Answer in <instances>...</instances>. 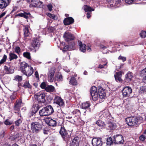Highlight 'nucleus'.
<instances>
[{
  "label": "nucleus",
  "instance_id": "obj_19",
  "mask_svg": "<svg viewBox=\"0 0 146 146\" xmlns=\"http://www.w3.org/2000/svg\"><path fill=\"white\" fill-rule=\"evenodd\" d=\"M123 72L119 71L116 72L114 74V77L115 81L118 82H122L123 80L121 78Z\"/></svg>",
  "mask_w": 146,
  "mask_h": 146
},
{
  "label": "nucleus",
  "instance_id": "obj_28",
  "mask_svg": "<svg viewBox=\"0 0 146 146\" xmlns=\"http://www.w3.org/2000/svg\"><path fill=\"white\" fill-rule=\"evenodd\" d=\"M22 86L25 89H31L32 87V86L30 84L28 81H26L25 82Z\"/></svg>",
  "mask_w": 146,
  "mask_h": 146
},
{
  "label": "nucleus",
  "instance_id": "obj_16",
  "mask_svg": "<svg viewBox=\"0 0 146 146\" xmlns=\"http://www.w3.org/2000/svg\"><path fill=\"white\" fill-rule=\"evenodd\" d=\"M54 103L60 106H62L64 104V102L60 97L56 96L54 100Z\"/></svg>",
  "mask_w": 146,
  "mask_h": 146
},
{
  "label": "nucleus",
  "instance_id": "obj_12",
  "mask_svg": "<svg viewBox=\"0 0 146 146\" xmlns=\"http://www.w3.org/2000/svg\"><path fill=\"white\" fill-rule=\"evenodd\" d=\"M98 96H99V98L101 99H105L106 97L105 90L100 86L98 87Z\"/></svg>",
  "mask_w": 146,
  "mask_h": 146
},
{
  "label": "nucleus",
  "instance_id": "obj_37",
  "mask_svg": "<svg viewBox=\"0 0 146 146\" xmlns=\"http://www.w3.org/2000/svg\"><path fill=\"white\" fill-rule=\"evenodd\" d=\"M40 107V106L38 104H33L32 109L37 112Z\"/></svg>",
  "mask_w": 146,
  "mask_h": 146
},
{
  "label": "nucleus",
  "instance_id": "obj_21",
  "mask_svg": "<svg viewBox=\"0 0 146 146\" xmlns=\"http://www.w3.org/2000/svg\"><path fill=\"white\" fill-rule=\"evenodd\" d=\"M74 20L71 17H68L65 18L63 21L64 24L65 25H68L74 23Z\"/></svg>",
  "mask_w": 146,
  "mask_h": 146
},
{
  "label": "nucleus",
  "instance_id": "obj_22",
  "mask_svg": "<svg viewBox=\"0 0 146 146\" xmlns=\"http://www.w3.org/2000/svg\"><path fill=\"white\" fill-rule=\"evenodd\" d=\"M78 44L80 51L83 52H85L86 50V45L85 44H83L81 41H78Z\"/></svg>",
  "mask_w": 146,
  "mask_h": 146
},
{
  "label": "nucleus",
  "instance_id": "obj_5",
  "mask_svg": "<svg viewBox=\"0 0 146 146\" xmlns=\"http://www.w3.org/2000/svg\"><path fill=\"white\" fill-rule=\"evenodd\" d=\"M32 132L37 134L39 133L42 128V125L38 122H32L31 124Z\"/></svg>",
  "mask_w": 146,
  "mask_h": 146
},
{
  "label": "nucleus",
  "instance_id": "obj_4",
  "mask_svg": "<svg viewBox=\"0 0 146 146\" xmlns=\"http://www.w3.org/2000/svg\"><path fill=\"white\" fill-rule=\"evenodd\" d=\"M54 112L52 107L51 105H48L40 110L39 113L41 116H48L51 115Z\"/></svg>",
  "mask_w": 146,
  "mask_h": 146
},
{
  "label": "nucleus",
  "instance_id": "obj_49",
  "mask_svg": "<svg viewBox=\"0 0 146 146\" xmlns=\"http://www.w3.org/2000/svg\"><path fill=\"white\" fill-rule=\"evenodd\" d=\"M140 36L142 38L146 37V31H142L140 34Z\"/></svg>",
  "mask_w": 146,
  "mask_h": 146
},
{
  "label": "nucleus",
  "instance_id": "obj_51",
  "mask_svg": "<svg viewBox=\"0 0 146 146\" xmlns=\"http://www.w3.org/2000/svg\"><path fill=\"white\" fill-rule=\"evenodd\" d=\"M21 106L19 105L15 104V105L14 107V109L15 110L18 111L20 109Z\"/></svg>",
  "mask_w": 146,
  "mask_h": 146
},
{
  "label": "nucleus",
  "instance_id": "obj_34",
  "mask_svg": "<svg viewBox=\"0 0 146 146\" xmlns=\"http://www.w3.org/2000/svg\"><path fill=\"white\" fill-rule=\"evenodd\" d=\"M55 79L58 82L62 81V76L61 74L58 72L55 77Z\"/></svg>",
  "mask_w": 146,
  "mask_h": 146
},
{
  "label": "nucleus",
  "instance_id": "obj_38",
  "mask_svg": "<svg viewBox=\"0 0 146 146\" xmlns=\"http://www.w3.org/2000/svg\"><path fill=\"white\" fill-rule=\"evenodd\" d=\"M13 80L18 82H20L23 80V77L22 76L17 75L14 77Z\"/></svg>",
  "mask_w": 146,
  "mask_h": 146
},
{
  "label": "nucleus",
  "instance_id": "obj_47",
  "mask_svg": "<svg viewBox=\"0 0 146 146\" xmlns=\"http://www.w3.org/2000/svg\"><path fill=\"white\" fill-rule=\"evenodd\" d=\"M22 119L20 118L15 121V123L16 125L17 126H18L22 123Z\"/></svg>",
  "mask_w": 146,
  "mask_h": 146
},
{
  "label": "nucleus",
  "instance_id": "obj_6",
  "mask_svg": "<svg viewBox=\"0 0 146 146\" xmlns=\"http://www.w3.org/2000/svg\"><path fill=\"white\" fill-rule=\"evenodd\" d=\"M90 93L92 97V99L93 101H96L98 100V94L97 89L96 86H93L91 87L90 90Z\"/></svg>",
  "mask_w": 146,
  "mask_h": 146
},
{
  "label": "nucleus",
  "instance_id": "obj_26",
  "mask_svg": "<svg viewBox=\"0 0 146 146\" xmlns=\"http://www.w3.org/2000/svg\"><path fill=\"white\" fill-rule=\"evenodd\" d=\"M72 113L74 117L78 118L81 115V111L79 110L75 109L72 111Z\"/></svg>",
  "mask_w": 146,
  "mask_h": 146
},
{
  "label": "nucleus",
  "instance_id": "obj_35",
  "mask_svg": "<svg viewBox=\"0 0 146 146\" xmlns=\"http://www.w3.org/2000/svg\"><path fill=\"white\" fill-rule=\"evenodd\" d=\"M24 31V35L25 37L28 36L30 34L29 29L28 27L25 26L24 29L23 30Z\"/></svg>",
  "mask_w": 146,
  "mask_h": 146
},
{
  "label": "nucleus",
  "instance_id": "obj_54",
  "mask_svg": "<svg viewBox=\"0 0 146 146\" xmlns=\"http://www.w3.org/2000/svg\"><path fill=\"white\" fill-rule=\"evenodd\" d=\"M21 48L18 46H16L15 49V51L16 53L19 54L21 52Z\"/></svg>",
  "mask_w": 146,
  "mask_h": 146
},
{
  "label": "nucleus",
  "instance_id": "obj_33",
  "mask_svg": "<svg viewBox=\"0 0 146 146\" xmlns=\"http://www.w3.org/2000/svg\"><path fill=\"white\" fill-rule=\"evenodd\" d=\"M96 124L100 127H104L106 125L104 122L101 120H98L96 122Z\"/></svg>",
  "mask_w": 146,
  "mask_h": 146
},
{
  "label": "nucleus",
  "instance_id": "obj_9",
  "mask_svg": "<svg viewBox=\"0 0 146 146\" xmlns=\"http://www.w3.org/2000/svg\"><path fill=\"white\" fill-rule=\"evenodd\" d=\"M113 141L114 143L123 144L124 143L123 137L120 135H117L113 137Z\"/></svg>",
  "mask_w": 146,
  "mask_h": 146
},
{
  "label": "nucleus",
  "instance_id": "obj_64",
  "mask_svg": "<svg viewBox=\"0 0 146 146\" xmlns=\"http://www.w3.org/2000/svg\"><path fill=\"white\" fill-rule=\"evenodd\" d=\"M42 3H43L41 1H37V5L38 6H37L36 7H40L42 5Z\"/></svg>",
  "mask_w": 146,
  "mask_h": 146
},
{
  "label": "nucleus",
  "instance_id": "obj_24",
  "mask_svg": "<svg viewBox=\"0 0 146 146\" xmlns=\"http://www.w3.org/2000/svg\"><path fill=\"white\" fill-rule=\"evenodd\" d=\"M106 127L108 129L114 130L116 128L117 126L115 123L108 122L106 125Z\"/></svg>",
  "mask_w": 146,
  "mask_h": 146
},
{
  "label": "nucleus",
  "instance_id": "obj_10",
  "mask_svg": "<svg viewBox=\"0 0 146 146\" xmlns=\"http://www.w3.org/2000/svg\"><path fill=\"white\" fill-rule=\"evenodd\" d=\"M122 93L123 98L129 97L132 93V89L129 86H126L123 89Z\"/></svg>",
  "mask_w": 146,
  "mask_h": 146
},
{
  "label": "nucleus",
  "instance_id": "obj_50",
  "mask_svg": "<svg viewBox=\"0 0 146 146\" xmlns=\"http://www.w3.org/2000/svg\"><path fill=\"white\" fill-rule=\"evenodd\" d=\"M13 122L11 121H9V119H7L4 122V123L6 125H10Z\"/></svg>",
  "mask_w": 146,
  "mask_h": 146
},
{
  "label": "nucleus",
  "instance_id": "obj_15",
  "mask_svg": "<svg viewBox=\"0 0 146 146\" xmlns=\"http://www.w3.org/2000/svg\"><path fill=\"white\" fill-rule=\"evenodd\" d=\"M63 37L66 41L68 42L74 39L75 37L73 35L69 32H65Z\"/></svg>",
  "mask_w": 146,
  "mask_h": 146
},
{
  "label": "nucleus",
  "instance_id": "obj_58",
  "mask_svg": "<svg viewBox=\"0 0 146 146\" xmlns=\"http://www.w3.org/2000/svg\"><path fill=\"white\" fill-rule=\"evenodd\" d=\"M136 0H125V2L127 4H131L132 3Z\"/></svg>",
  "mask_w": 146,
  "mask_h": 146
},
{
  "label": "nucleus",
  "instance_id": "obj_56",
  "mask_svg": "<svg viewBox=\"0 0 146 146\" xmlns=\"http://www.w3.org/2000/svg\"><path fill=\"white\" fill-rule=\"evenodd\" d=\"M17 138V135H13L10 136L9 137V139L11 141H14Z\"/></svg>",
  "mask_w": 146,
  "mask_h": 146
},
{
  "label": "nucleus",
  "instance_id": "obj_45",
  "mask_svg": "<svg viewBox=\"0 0 146 146\" xmlns=\"http://www.w3.org/2000/svg\"><path fill=\"white\" fill-rule=\"evenodd\" d=\"M7 58V56L6 55L4 54L2 59L0 61V64H2L5 62Z\"/></svg>",
  "mask_w": 146,
  "mask_h": 146
},
{
  "label": "nucleus",
  "instance_id": "obj_17",
  "mask_svg": "<svg viewBox=\"0 0 146 146\" xmlns=\"http://www.w3.org/2000/svg\"><path fill=\"white\" fill-rule=\"evenodd\" d=\"M11 0H0V9L5 8L10 4Z\"/></svg>",
  "mask_w": 146,
  "mask_h": 146
},
{
  "label": "nucleus",
  "instance_id": "obj_60",
  "mask_svg": "<svg viewBox=\"0 0 146 146\" xmlns=\"http://www.w3.org/2000/svg\"><path fill=\"white\" fill-rule=\"evenodd\" d=\"M14 70L11 67H10L8 69V70L7 72V74H11L13 72Z\"/></svg>",
  "mask_w": 146,
  "mask_h": 146
},
{
  "label": "nucleus",
  "instance_id": "obj_63",
  "mask_svg": "<svg viewBox=\"0 0 146 146\" xmlns=\"http://www.w3.org/2000/svg\"><path fill=\"white\" fill-rule=\"evenodd\" d=\"M47 7L48 9V10L50 11H51L52 10V5L51 4H48V5Z\"/></svg>",
  "mask_w": 146,
  "mask_h": 146
},
{
  "label": "nucleus",
  "instance_id": "obj_32",
  "mask_svg": "<svg viewBox=\"0 0 146 146\" xmlns=\"http://www.w3.org/2000/svg\"><path fill=\"white\" fill-rule=\"evenodd\" d=\"M84 9L85 12H91L94 11V9L91 8L90 7L86 5H84Z\"/></svg>",
  "mask_w": 146,
  "mask_h": 146
},
{
  "label": "nucleus",
  "instance_id": "obj_30",
  "mask_svg": "<svg viewBox=\"0 0 146 146\" xmlns=\"http://www.w3.org/2000/svg\"><path fill=\"white\" fill-rule=\"evenodd\" d=\"M70 84L73 86L77 85L78 83L76 78L74 76L71 77L69 81Z\"/></svg>",
  "mask_w": 146,
  "mask_h": 146
},
{
  "label": "nucleus",
  "instance_id": "obj_46",
  "mask_svg": "<svg viewBox=\"0 0 146 146\" xmlns=\"http://www.w3.org/2000/svg\"><path fill=\"white\" fill-rule=\"evenodd\" d=\"M75 45V42L74 41H72V42L69 43L68 45L69 46L70 48L71 49H74V48Z\"/></svg>",
  "mask_w": 146,
  "mask_h": 146
},
{
  "label": "nucleus",
  "instance_id": "obj_2",
  "mask_svg": "<svg viewBox=\"0 0 146 146\" xmlns=\"http://www.w3.org/2000/svg\"><path fill=\"white\" fill-rule=\"evenodd\" d=\"M72 130H66L63 125H61L59 133L64 141L68 143L70 141Z\"/></svg>",
  "mask_w": 146,
  "mask_h": 146
},
{
  "label": "nucleus",
  "instance_id": "obj_48",
  "mask_svg": "<svg viewBox=\"0 0 146 146\" xmlns=\"http://www.w3.org/2000/svg\"><path fill=\"white\" fill-rule=\"evenodd\" d=\"M46 83L45 82H42L40 86V87L42 89H45V90L46 88Z\"/></svg>",
  "mask_w": 146,
  "mask_h": 146
},
{
  "label": "nucleus",
  "instance_id": "obj_42",
  "mask_svg": "<svg viewBox=\"0 0 146 146\" xmlns=\"http://www.w3.org/2000/svg\"><path fill=\"white\" fill-rule=\"evenodd\" d=\"M17 93L16 92H13L10 97L11 101H13L16 99L17 98Z\"/></svg>",
  "mask_w": 146,
  "mask_h": 146
},
{
  "label": "nucleus",
  "instance_id": "obj_59",
  "mask_svg": "<svg viewBox=\"0 0 146 146\" xmlns=\"http://www.w3.org/2000/svg\"><path fill=\"white\" fill-rule=\"evenodd\" d=\"M22 103V101L21 100V99H19L18 100H17L16 101L15 104L21 106Z\"/></svg>",
  "mask_w": 146,
  "mask_h": 146
},
{
  "label": "nucleus",
  "instance_id": "obj_41",
  "mask_svg": "<svg viewBox=\"0 0 146 146\" xmlns=\"http://www.w3.org/2000/svg\"><path fill=\"white\" fill-rule=\"evenodd\" d=\"M37 1H32L31 3L29 5L30 7H36L37 6H38L37 5Z\"/></svg>",
  "mask_w": 146,
  "mask_h": 146
},
{
  "label": "nucleus",
  "instance_id": "obj_27",
  "mask_svg": "<svg viewBox=\"0 0 146 146\" xmlns=\"http://www.w3.org/2000/svg\"><path fill=\"white\" fill-rule=\"evenodd\" d=\"M47 123L50 126L54 127L56 125L57 122L56 120L52 118H49Z\"/></svg>",
  "mask_w": 146,
  "mask_h": 146
},
{
  "label": "nucleus",
  "instance_id": "obj_57",
  "mask_svg": "<svg viewBox=\"0 0 146 146\" xmlns=\"http://www.w3.org/2000/svg\"><path fill=\"white\" fill-rule=\"evenodd\" d=\"M69 48H70L69 46L68 45H66L64 47L62 51L64 52L67 51L68 50Z\"/></svg>",
  "mask_w": 146,
  "mask_h": 146
},
{
  "label": "nucleus",
  "instance_id": "obj_1",
  "mask_svg": "<svg viewBox=\"0 0 146 146\" xmlns=\"http://www.w3.org/2000/svg\"><path fill=\"white\" fill-rule=\"evenodd\" d=\"M20 70L24 75L28 77L31 76L34 72L33 68L25 62L21 63Z\"/></svg>",
  "mask_w": 146,
  "mask_h": 146
},
{
  "label": "nucleus",
  "instance_id": "obj_11",
  "mask_svg": "<svg viewBox=\"0 0 146 146\" xmlns=\"http://www.w3.org/2000/svg\"><path fill=\"white\" fill-rule=\"evenodd\" d=\"M32 41L31 45L35 49V52H36L39 48L40 45V41L39 39L36 38H34Z\"/></svg>",
  "mask_w": 146,
  "mask_h": 146
},
{
  "label": "nucleus",
  "instance_id": "obj_62",
  "mask_svg": "<svg viewBox=\"0 0 146 146\" xmlns=\"http://www.w3.org/2000/svg\"><path fill=\"white\" fill-rule=\"evenodd\" d=\"M106 63L104 64H103V65H102L101 64H99L98 66V68L100 69L104 68L106 66Z\"/></svg>",
  "mask_w": 146,
  "mask_h": 146
},
{
  "label": "nucleus",
  "instance_id": "obj_20",
  "mask_svg": "<svg viewBox=\"0 0 146 146\" xmlns=\"http://www.w3.org/2000/svg\"><path fill=\"white\" fill-rule=\"evenodd\" d=\"M31 14L30 13H27L24 11L23 13H21L18 14L16 15H15V17H17L18 16H19L21 17H23L26 19L28 20L29 17H31Z\"/></svg>",
  "mask_w": 146,
  "mask_h": 146
},
{
  "label": "nucleus",
  "instance_id": "obj_39",
  "mask_svg": "<svg viewBox=\"0 0 146 146\" xmlns=\"http://www.w3.org/2000/svg\"><path fill=\"white\" fill-rule=\"evenodd\" d=\"M23 56L29 60L31 59V54L29 52H26L23 53Z\"/></svg>",
  "mask_w": 146,
  "mask_h": 146
},
{
  "label": "nucleus",
  "instance_id": "obj_61",
  "mask_svg": "<svg viewBox=\"0 0 146 146\" xmlns=\"http://www.w3.org/2000/svg\"><path fill=\"white\" fill-rule=\"evenodd\" d=\"M146 138V136L143 135H141L139 137V139L140 140L142 141H144Z\"/></svg>",
  "mask_w": 146,
  "mask_h": 146
},
{
  "label": "nucleus",
  "instance_id": "obj_14",
  "mask_svg": "<svg viewBox=\"0 0 146 146\" xmlns=\"http://www.w3.org/2000/svg\"><path fill=\"white\" fill-rule=\"evenodd\" d=\"M111 7H118L121 5V0H107Z\"/></svg>",
  "mask_w": 146,
  "mask_h": 146
},
{
  "label": "nucleus",
  "instance_id": "obj_29",
  "mask_svg": "<svg viewBox=\"0 0 146 146\" xmlns=\"http://www.w3.org/2000/svg\"><path fill=\"white\" fill-rule=\"evenodd\" d=\"M55 90L54 87L51 85L47 86L45 89V90L46 92H54Z\"/></svg>",
  "mask_w": 146,
  "mask_h": 146
},
{
  "label": "nucleus",
  "instance_id": "obj_7",
  "mask_svg": "<svg viewBox=\"0 0 146 146\" xmlns=\"http://www.w3.org/2000/svg\"><path fill=\"white\" fill-rule=\"evenodd\" d=\"M35 96L36 99L38 101V103L41 104L46 102L45 94H44L42 93H37Z\"/></svg>",
  "mask_w": 146,
  "mask_h": 146
},
{
  "label": "nucleus",
  "instance_id": "obj_44",
  "mask_svg": "<svg viewBox=\"0 0 146 146\" xmlns=\"http://www.w3.org/2000/svg\"><path fill=\"white\" fill-rule=\"evenodd\" d=\"M140 74L141 77L146 76V68L141 71Z\"/></svg>",
  "mask_w": 146,
  "mask_h": 146
},
{
  "label": "nucleus",
  "instance_id": "obj_13",
  "mask_svg": "<svg viewBox=\"0 0 146 146\" xmlns=\"http://www.w3.org/2000/svg\"><path fill=\"white\" fill-rule=\"evenodd\" d=\"M91 106L90 102L89 101L86 102L82 103L81 106V108L82 109L87 110L88 111L86 110L84 111V113H86L87 112H90L91 108L90 106Z\"/></svg>",
  "mask_w": 146,
  "mask_h": 146
},
{
  "label": "nucleus",
  "instance_id": "obj_23",
  "mask_svg": "<svg viewBox=\"0 0 146 146\" xmlns=\"http://www.w3.org/2000/svg\"><path fill=\"white\" fill-rule=\"evenodd\" d=\"M79 138L78 137H74L70 146H79Z\"/></svg>",
  "mask_w": 146,
  "mask_h": 146
},
{
  "label": "nucleus",
  "instance_id": "obj_53",
  "mask_svg": "<svg viewBox=\"0 0 146 146\" xmlns=\"http://www.w3.org/2000/svg\"><path fill=\"white\" fill-rule=\"evenodd\" d=\"M48 15L50 18H51L52 19L55 20H57V18H56V16L54 15L49 13Z\"/></svg>",
  "mask_w": 146,
  "mask_h": 146
},
{
  "label": "nucleus",
  "instance_id": "obj_55",
  "mask_svg": "<svg viewBox=\"0 0 146 146\" xmlns=\"http://www.w3.org/2000/svg\"><path fill=\"white\" fill-rule=\"evenodd\" d=\"M118 59L119 60H121L123 62L126 61V57L122 56L121 55H120L118 58Z\"/></svg>",
  "mask_w": 146,
  "mask_h": 146
},
{
  "label": "nucleus",
  "instance_id": "obj_25",
  "mask_svg": "<svg viewBox=\"0 0 146 146\" xmlns=\"http://www.w3.org/2000/svg\"><path fill=\"white\" fill-rule=\"evenodd\" d=\"M55 71L53 70H51L49 72L48 78L50 82H53L54 79V76Z\"/></svg>",
  "mask_w": 146,
  "mask_h": 146
},
{
  "label": "nucleus",
  "instance_id": "obj_36",
  "mask_svg": "<svg viewBox=\"0 0 146 146\" xmlns=\"http://www.w3.org/2000/svg\"><path fill=\"white\" fill-rule=\"evenodd\" d=\"M43 133L44 135H48L50 133V130L48 127H46L43 129Z\"/></svg>",
  "mask_w": 146,
  "mask_h": 146
},
{
  "label": "nucleus",
  "instance_id": "obj_40",
  "mask_svg": "<svg viewBox=\"0 0 146 146\" xmlns=\"http://www.w3.org/2000/svg\"><path fill=\"white\" fill-rule=\"evenodd\" d=\"M146 92V86H142L140 87L139 92L140 94H143Z\"/></svg>",
  "mask_w": 146,
  "mask_h": 146
},
{
  "label": "nucleus",
  "instance_id": "obj_3",
  "mask_svg": "<svg viewBox=\"0 0 146 146\" xmlns=\"http://www.w3.org/2000/svg\"><path fill=\"white\" fill-rule=\"evenodd\" d=\"M127 124L129 126L135 127L137 126L140 123L138 117L134 116L128 117L125 119Z\"/></svg>",
  "mask_w": 146,
  "mask_h": 146
},
{
  "label": "nucleus",
  "instance_id": "obj_52",
  "mask_svg": "<svg viewBox=\"0 0 146 146\" xmlns=\"http://www.w3.org/2000/svg\"><path fill=\"white\" fill-rule=\"evenodd\" d=\"M5 131L3 130H2L1 132H0V138H3L4 137L5 134Z\"/></svg>",
  "mask_w": 146,
  "mask_h": 146
},
{
  "label": "nucleus",
  "instance_id": "obj_8",
  "mask_svg": "<svg viewBox=\"0 0 146 146\" xmlns=\"http://www.w3.org/2000/svg\"><path fill=\"white\" fill-rule=\"evenodd\" d=\"M102 139L100 138H94L92 141V143L94 146H106L105 142H103Z\"/></svg>",
  "mask_w": 146,
  "mask_h": 146
},
{
  "label": "nucleus",
  "instance_id": "obj_31",
  "mask_svg": "<svg viewBox=\"0 0 146 146\" xmlns=\"http://www.w3.org/2000/svg\"><path fill=\"white\" fill-rule=\"evenodd\" d=\"M17 58L18 56L16 54L12 53L11 52H10L9 56L10 61H11L14 59H16Z\"/></svg>",
  "mask_w": 146,
  "mask_h": 146
},
{
  "label": "nucleus",
  "instance_id": "obj_18",
  "mask_svg": "<svg viewBox=\"0 0 146 146\" xmlns=\"http://www.w3.org/2000/svg\"><path fill=\"white\" fill-rule=\"evenodd\" d=\"M133 77V73L131 72H129L125 76L124 81L127 83H129L132 81Z\"/></svg>",
  "mask_w": 146,
  "mask_h": 146
},
{
  "label": "nucleus",
  "instance_id": "obj_43",
  "mask_svg": "<svg viewBox=\"0 0 146 146\" xmlns=\"http://www.w3.org/2000/svg\"><path fill=\"white\" fill-rule=\"evenodd\" d=\"M113 143L112 139L111 137H110L108 138L107 140V143L106 145H111Z\"/></svg>",
  "mask_w": 146,
  "mask_h": 146
}]
</instances>
